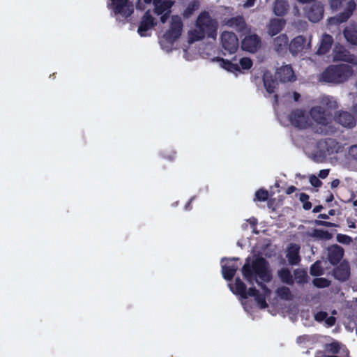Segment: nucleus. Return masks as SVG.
I'll use <instances>...</instances> for the list:
<instances>
[{
	"instance_id": "1",
	"label": "nucleus",
	"mask_w": 357,
	"mask_h": 357,
	"mask_svg": "<svg viewBox=\"0 0 357 357\" xmlns=\"http://www.w3.org/2000/svg\"><path fill=\"white\" fill-rule=\"evenodd\" d=\"M244 279L250 284L256 282L263 290L270 292L269 289L264 284L272 280V275L268 268V261L262 257H258L250 262L248 257L241 268Z\"/></svg>"
},
{
	"instance_id": "2",
	"label": "nucleus",
	"mask_w": 357,
	"mask_h": 357,
	"mask_svg": "<svg viewBox=\"0 0 357 357\" xmlns=\"http://www.w3.org/2000/svg\"><path fill=\"white\" fill-rule=\"evenodd\" d=\"M218 29V20L213 18L208 11H202L195 21V29L189 31V41L194 43L205 38L215 39Z\"/></svg>"
},
{
	"instance_id": "3",
	"label": "nucleus",
	"mask_w": 357,
	"mask_h": 357,
	"mask_svg": "<svg viewBox=\"0 0 357 357\" xmlns=\"http://www.w3.org/2000/svg\"><path fill=\"white\" fill-rule=\"evenodd\" d=\"M309 114L317 124L316 126L311 127L314 132L322 135H331L337 132V128L333 123V114L330 110L321 106H314L310 109Z\"/></svg>"
},
{
	"instance_id": "4",
	"label": "nucleus",
	"mask_w": 357,
	"mask_h": 357,
	"mask_svg": "<svg viewBox=\"0 0 357 357\" xmlns=\"http://www.w3.org/2000/svg\"><path fill=\"white\" fill-rule=\"evenodd\" d=\"M352 73V68L349 65H331L321 73V79L328 83L340 84L347 81Z\"/></svg>"
},
{
	"instance_id": "5",
	"label": "nucleus",
	"mask_w": 357,
	"mask_h": 357,
	"mask_svg": "<svg viewBox=\"0 0 357 357\" xmlns=\"http://www.w3.org/2000/svg\"><path fill=\"white\" fill-rule=\"evenodd\" d=\"M183 24L181 17L173 15L169 29L164 33L162 39L160 41L162 49L171 51L175 41L181 36Z\"/></svg>"
},
{
	"instance_id": "6",
	"label": "nucleus",
	"mask_w": 357,
	"mask_h": 357,
	"mask_svg": "<svg viewBox=\"0 0 357 357\" xmlns=\"http://www.w3.org/2000/svg\"><path fill=\"white\" fill-rule=\"evenodd\" d=\"M289 121L292 126L299 129H307L312 126V122L310 120L305 110H293L289 116Z\"/></svg>"
},
{
	"instance_id": "7",
	"label": "nucleus",
	"mask_w": 357,
	"mask_h": 357,
	"mask_svg": "<svg viewBox=\"0 0 357 357\" xmlns=\"http://www.w3.org/2000/svg\"><path fill=\"white\" fill-rule=\"evenodd\" d=\"M356 8V3L354 0H349L346 5L344 11L340 13L335 16L328 19V25L338 26L342 23L346 22L352 16Z\"/></svg>"
},
{
	"instance_id": "8",
	"label": "nucleus",
	"mask_w": 357,
	"mask_h": 357,
	"mask_svg": "<svg viewBox=\"0 0 357 357\" xmlns=\"http://www.w3.org/2000/svg\"><path fill=\"white\" fill-rule=\"evenodd\" d=\"M220 41L222 48L229 54L235 53L238 49V38L234 32L223 31L220 36Z\"/></svg>"
},
{
	"instance_id": "9",
	"label": "nucleus",
	"mask_w": 357,
	"mask_h": 357,
	"mask_svg": "<svg viewBox=\"0 0 357 357\" xmlns=\"http://www.w3.org/2000/svg\"><path fill=\"white\" fill-rule=\"evenodd\" d=\"M238 259L237 257L222 259V274L224 279L227 281L233 280L238 268L237 264Z\"/></svg>"
},
{
	"instance_id": "10",
	"label": "nucleus",
	"mask_w": 357,
	"mask_h": 357,
	"mask_svg": "<svg viewBox=\"0 0 357 357\" xmlns=\"http://www.w3.org/2000/svg\"><path fill=\"white\" fill-rule=\"evenodd\" d=\"M333 119L336 123L347 128H353L356 125L354 116L347 111H337L334 114Z\"/></svg>"
},
{
	"instance_id": "11",
	"label": "nucleus",
	"mask_w": 357,
	"mask_h": 357,
	"mask_svg": "<svg viewBox=\"0 0 357 357\" xmlns=\"http://www.w3.org/2000/svg\"><path fill=\"white\" fill-rule=\"evenodd\" d=\"M324 349L327 354H339L338 357H350L349 351L347 347L338 341L333 340L331 343L325 344Z\"/></svg>"
},
{
	"instance_id": "12",
	"label": "nucleus",
	"mask_w": 357,
	"mask_h": 357,
	"mask_svg": "<svg viewBox=\"0 0 357 357\" xmlns=\"http://www.w3.org/2000/svg\"><path fill=\"white\" fill-rule=\"evenodd\" d=\"M156 25L154 17L151 15L149 10H146L142 17L137 32L142 36H146V31Z\"/></svg>"
},
{
	"instance_id": "13",
	"label": "nucleus",
	"mask_w": 357,
	"mask_h": 357,
	"mask_svg": "<svg viewBox=\"0 0 357 357\" xmlns=\"http://www.w3.org/2000/svg\"><path fill=\"white\" fill-rule=\"evenodd\" d=\"M344 249L337 244L329 246L327 249V259L332 265H337L343 258Z\"/></svg>"
},
{
	"instance_id": "14",
	"label": "nucleus",
	"mask_w": 357,
	"mask_h": 357,
	"mask_svg": "<svg viewBox=\"0 0 357 357\" xmlns=\"http://www.w3.org/2000/svg\"><path fill=\"white\" fill-rule=\"evenodd\" d=\"M222 24L228 27L234 28L238 32H245L247 29V24L244 17L242 15H237L231 18H225Z\"/></svg>"
},
{
	"instance_id": "15",
	"label": "nucleus",
	"mask_w": 357,
	"mask_h": 357,
	"mask_svg": "<svg viewBox=\"0 0 357 357\" xmlns=\"http://www.w3.org/2000/svg\"><path fill=\"white\" fill-rule=\"evenodd\" d=\"M260 46L261 38L256 34L245 36L241 43L242 49L250 52H255Z\"/></svg>"
},
{
	"instance_id": "16",
	"label": "nucleus",
	"mask_w": 357,
	"mask_h": 357,
	"mask_svg": "<svg viewBox=\"0 0 357 357\" xmlns=\"http://www.w3.org/2000/svg\"><path fill=\"white\" fill-rule=\"evenodd\" d=\"M333 275L335 279L344 282L347 280L350 276V266L347 261L341 262L333 270Z\"/></svg>"
},
{
	"instance_id": "17",
	"label": "nucleus",
	"mask_w": 357,
	"mask_h": 357,
	"mask_svg": "<svg viewBox=\"0 0 357 357\" xmlns=\"http://www.w3.org/2000/svg\"><path fill=\"white\" fill-rule=\"evenodd\" d=\"M129 0H112V6L114 13L116 15H121L123 17L130 16L132 10L128 8V3Z\"/></svg>"
},
{
	"instance_id": "18",
	"label": "nucleus",
	"mask_w": 357,
	"mask_h": 357,
	"mask_svg": "<svg viewBox=\"0 0 357 357\" xmlns=\"http://www.w3.org/2000/svg\"><path fill=\"white\" fill-rule=\"evenodd\" d=\"M276 77L280 82L285 83L294 80V73L290 65H285L277 70Z\"/></svg>"
},
{
	"instance_id": "19",
	"label": "nucleus",
	"mask_w": 357,
	"mask_h": 357,
	"mask_svg": "<svg viewBox=\"0 0 357 357\" xmlns=\"http://www.w3.org/2000/svg\"><path fill=\"white\" fill-rule=\"evenodd\" d=\"M300 248V245L296 243H291L288 247L286 257L289 264L294 266L300 263L301 260L299 255Z\"/></svg>"
},
{
	"instance_id": "20",
	"label": "nucleus",
	"mask_w": 357,
	"mask_h": 357,
	"mask_svg": "<svg viewBox=\"0 0 357 357\" xmlns=\"http://www.w3.org/2000/svg\"><path fill=\"white\" fill-rule=\"evenodd\" d=\"M153 4L154 5V13L157 15H160L165 12L171 11L174 1L172 0H153Z\"/></svg>"
},
{
	"instance_id": "21",
	"label": "nucleus",
	"mask_w": 357,
	"mask_h": 357,
	"mask_svg": "<svg viewBox=\"0 0 357 357\" xmlns=\"http://www.w3.org/2000/svg\"><path fill=\"white\" fill-rule=\"evenodd\" d=\"M306 43V39L303 36L295 37L289 44V50L293 55H296L301 52Z\"/></svg>"
},
{
	"instance_id": "22",
	"label": "nucleus",
	"mask_w": 357,
	"mask_h": 357,
	"mask_svg": "<svg viewBox=\"0 0 357 357\" xmlns=\"http://www.w3.org/2000/svg\"><path fill=\"white\" fill-rule=\"evenodd\" d=\"M333 43V38L331 35L328 33L323 34L317 54L319 55H323L328 53L331 50Z\"/></svg>"
},
{
	"instance_id": "23",
	"label": "nucleus",
	"mask_w": 357,
	"mask_h": 357,
	"mask_svg": "<svg viewBox=\"0 0 357 357\" xmlns=\"http://www.w3.org/2000/svg\"><path fill=\"white\" fill-rule=\"evenodd\" d=\"M353 55L349 51L346 50L342 45L338 44L334 49V60L345 62H351Z\"/></svg>"
},
{
	"instance_id": "24",
	"label": "nucleus",
	"mask_w": 357,
	"mask_h": 357,
	"mask_svg": "<svg viewBox=\"0 0 357 357\" xmlns=\"http://www.w3.org/2000/svg\"><path fill=\"white\" fill-rule=\"evenodd\" d=\"M286 20L284 19L273 18L270 20L268 25V33L271 36H275L279 33L285 26Z\"/></svg>"
},
{
	"instance_id": "25",
	"label": "nucleus",
	"mask_w": 357,
	"mask_h": 357,
	"mask_svg": "<svg viewBox=\"0 0 357 357\" xmlns=\"http://www.w3.org/2000/svg\"><path fill=\"white\" fill-rule=\"evenodd\" d=\"M324 8L318 4H313L307 13V17L312 22L320 21L324 15Z\"/></svg>"
},
{
	"instance_id": "26",
	"label": "nucleus",
	"mask_w": 357,
	"mask_h": 357,
	"mask_svg": "<svg viewBox=\"0 0 357 357\" xmlns=\"http://www.w3.org/2000/svg\"><path fill=\"white\" fill-rule=\"evenodd\" d=\"M289 38L284 33L280 34L273 40V47L278 53H282L289 48Z\"/></svg>"
},
{
	"instance_id": "27",
	"label": "nucleus",
	"mask_w": 357,
	"mask_h": 357,
	"mask_svg": "<svg viewBox=\"0 0 357 357\" xmlns=\"http://www.w3.org/2000/svg\"><path fill=\"white\" fill-rule=\"evenodd\" d=\"M289 7L287 0H275L273 5V12L275 15L282 17L287 14Z\"/></svg>"
},
{
	"instance_id": "28",
	"label": "nucleus",
	"mask_w": 357,
	"mask_h": 357,
	"mask_svg": "<svg viewBox=\"0 0 357 357\" xmlns=\"http://www.w3.org/2000/svg\"><path fill=\"white\" fill-rule=\"evenodd\" d=\"M278 276L284 284L293 285L294 283L291 273L288 268H282L278 270Z\"/></svg>"
},
{
	"instance_id": "29",
	"label": "nucleus",
	"mask_w": 357,
	"mask_h": 357,
	"mask_svg": "<svg viewBox=\"0 0 357 357\" xmlns=\"http://www.w3.org/2000/svg\"><path fill=\"white\" fill-rule=\"evenodd\" d=\"M231 291L236 295H239L242 298L245 296V291L247 289L245 284L239 278H236L234 287L232 284H229Z\"/></svg>"
},
{
	"instance_id": "30",
	"label": "nucleus",
	"mask_w": 357,
	"mask_h": 357,
	"mask_svg": "<svg viewBox=\"0 0 357 357\" xmlns=\"http://www.w3.org/2000/svg\"><path fill=\"white\" fill-rule=\"evenodd\" d=\"M264 85L266 91L271 94L275 92L278 82L271 75L264 74L263 77Z\"/></svg>"
},
{
	"instance_id": "31",
	"label": "nucleus",
	"mask_w": 357,
	"mask_h": 357,
	"mask_svg": "<svg viewBox=\"0 0 357 357\" xmlns=\"http://www.w3.org/2000/svg\"><path fill=\"white\" fill-rule=\"evenodd\" d=\"M199 0H191L183 12V17L185 19L190 18L194 12L199 9Z\"/></svg>"
},
{
	"instance_id": "32",
	"label": "nucleus",
	"mask_w": 357,
	"mask_h": 357,
	"mask_svg": "<svg viewBox=\"0 0 357 357\" xmlns=\"http://www.w3.org/2000/svg\"><path fill=\"white\" fill-rule=\"evenodd\" d=\"M343 36L348 43L357 46V30L346 27Z\"/></svg>"
},
{
	"instance_id": "33",
	"label": "nucleus",
	"mask_w": 357,
	"mask_h": 357,
	"mask_svg": "<svg viewBox=\"0 0 357 357\" xmlns=\"http://www.w3.org/2000/svg\"><path fill=\"white\" fill-rule=\"evenodd\" d=\"M294 280L298 284H304L308 282V275L305 270L297 268L294 271Z\"/></svg>"
},
{
	"instance_id": "34",
	"label": "nucleus",
	"mask_w": 357,
	"mask_h": 357,
	"mask_svg": "<svg viewBox=\"0 0 357 357\" xmlns=\"http://www.w3.org/2000/svg\"><path fill=\"white\" fill-rule=\"evenodd\" d=\"M220 61H221V66L227 71L231 73L240 71V66L238 64L234 63L231 61L225 59H220Z\"/></svg>"
},
{
	"instance_id": "35",
	"label": "nucleus",
	"mask_w": 357,
	"mask_h": 357,
	"mask_svg": "<svg viewBox=\"0 0 357 357\" xmlns=\"http://www.w3.org/2000/svg\"><path fill=\"white\" fill-rule=\"evenodd\" d=\"M276 294L282 300L290 301L293 298L291 292L289 287H281L277 289Z\"/></svg>"
},
{
	"instance_id": "36",
	"label": "nucleus",
	"mask_w": 357,
	"mask_h": 357,
	"mask_svg": "<svg viewBox=\"0 0 357 357\" xmlns=\"http://www.w3.org/2000/svg\"><path fill=\"white\" fill-rule=\"evenodd\" d=\"M310 273L312 276H320L324 274V270L320 261H316L310 268Z\"/></svg>"
},
{
	"instance_id": "37",
	"label": "nucleus",
	"mask_w": 357,
	"mask_h": 357,
	"mask_svg": "<svg viewBox=\"0 0 357 357\" xmlns=\"http://www.w3.org/2000/svg\"><path fill=\"white\" fill-rule=\"evenodd\" d=\"M311 236L319 239H330L331 238V234L328 231L322 229H313Z\"/></svg>"
},
{
	"instance_id": "38",
	"label": "nucleus",
	"mask_w": 357,
	"mask_h": 357,
	"mask_svg": "<svg viewBox=\"0 0 357 357\" xmlns=\"http://www.w3.org/2000/svg\"><path fill=\"white\" fill-rule=\"evenodd\" d=\"M269 194L267 190L261 188L255 192L254 201L265 202L268 200Z\"/></svg>"
},
{
	"instance_id": "39",
	"label": "nucleus",
	"mask_w": 357,
	"mask_h": 357,
	"mask_svg": "<svg viewBox=\"0 0 357 357\" xmlns=\"http://www.w3.org/2000/svg\"><path fill=\"white\" fill-rule=\"evenodd\" d=\"M312 283L318 288H325L330 286L331 281L324 278H317L312 280Z\"/></svg>"
},
{
	"instance_id": "40",
	"label": "nucleus",
	"mask_w": 357,
	"mask_h": 357,
	"mask_svg": "<svg viewBox=\"0 0 357 357\" xmlns=\"http://www.w3.org/2000/svg\"><path fill=\"white\" fill-rule=\"evenodd\" d=\"M321 102L330 109H335L338 107L336 100L330 96L324 97Z\"/></svg>"
},
{
	"instance_id": "41",
	"label": "nucleus",
	"mask_w": 357,
	"mask_h": 357,
	"mask_svg": "<svg viewBox=\"0 0 357 357\" xmlns=\"http://www.w3.org/2000/svg\"><path fill=\"white\" fill-rule=\"evenodd\" d=\"M239 64L240 69L242 68L243 70H249L252 68L253 63L250 58L243 57L240 59Z\"/></svg>"
},
{
	"instance_id": "42",
	"label": "nucleus",
	"mask_w": 357,
	"mask_h": 357,
	"mask_svg": "<svg viewBox=\"0 0 357 357\" xmlns=\"http://www.w3.org/2000/svg\"><path fill=\"white\" fill-rule=\"evenodd\" d=\"M255 301L261 309H264L268 307V304L266 301V297L264 294L259 293L257 296L255 297Z\"/></svg>"
},
{
	"instance_id": "43",
	"label": "nucleus",
	"mask_w": 357,
	"mask_h": 357,
	"mask_svg": "<svg viewBox=\"0 0 357 357\" xmlns=\"http://www.w3.org/2000/svg\"><path fill=\"white\" fill-rule=\"evenodd\" d=\"M336 238L339 243L344 245H349L352 242V238L346 234H337Z\"/></svg>"
},
{
	"instance_id": "44",
	"label": "nucleus",
	"mask_w": 357,
	"mask_h": 357,
	"mask_svg": "<svg viewBox=\"0 0 357 357\" xmlns=\"http://www.w3.org/2000/svg\"><path fill=\"white\" fill-rule=\"evenodd\" d=\"M162 157L165 159L173 160L176 158V152L174 150H165L162 153Z\"/></svg>"
},
{
	"instance_id": "45",
	"label": "nucleus",
	"mask_w": 357,
	"mask_h": 357,
	"mask_svg": "<svg viewBox=\"0 0 357 357\" xmlns=\"http://www.w3.org/2000/svg\"><path fill=\"white\" fill-rule=\"evenodd\" d=\"M259 291L257 290L255 287H250L248 289L245 291V296L243 297V298H248V296L255 297L259 294Z\"/></svg>"
},
{
	"instance_id": "46",
	"label": "nucleus",
	"mask_w": 357,
	"mask_h": 357,
	"mask_svg": "<svg viewBox=\"0 0 357 357\" xmlns=\"http://www.w3.org/2000/svg\"><path fill=\"white\" fill-rule=\"evenodd\" d=\"M328 317V313L324 311H319L314 314V319L317 322H322L325 321L326 317Z\"/></svg>"
},
{
	"instance_id": "47",
	"label": "nucleus",
	"mask_w": 357,
	"mask_h": 357,
	"mask_svg": "<svg viewBox=\"0 0 357 357\" xmlns=\"http://www.w3.org/2000/svg\"><path fill=\"white\" fill-rule=\"evenodd\" d=\"M344 0H329V5L331 9L334 10H338Z\"/></svg>"
},
{
	"instance_id": "48",
	"label": "nucleus",
	"mask_w": 357,
	"mask_h": 357,
	"mask_svg": "<svg viewBox=\"0 0 357 357\" xmlns=\"http://www.w3.org/2000/svg\"><path fill=\"white\" fill-rule=\"evenodd\" d=\"M310 182L314 187H320L322 185V182L314 175L310 178Z\"/></svg>"
},
{
	"instance_id": "49",
	"label": "nucleus",
	"mask_w": 357,
	"mask_h": 357,
	"mask_svg": "<svg viewBox=\"0 0 357 357\" xmlns=\"http://www.w3.org/2000/svg\"><path fill=\"white\" fill-rule=\"evenodd\" d=\"M349 155L357 161V145L351 146L349 149Z\"/></svg>"
},
{
	"instance_id": "50",
	"label": "nucleus",
	"mask_w": 357,
	"mask_h": 357,
	"mask_svg": "<svg viewBox=\"0 0 357 357\" xmlns=\"http://www.w3.org/2000/svg\"><path fill=\"white\" fill-rule=\"evenodd\" d=\"M325 349L324 351L318 350L315 353V357H338L335 355H327Z\"/></svg>"
},
{
	"instance_id": "51",
	"label": "nucleus",
	"mask_w": 357,
	"mask_h": 357,
	"mask_svg": "<svg viewBox=\"0 0 357 357\" xmlns=\"http://www.w3.org/2000/svg\"><path fill=\"white\" fill-rule=\"evenodd\" d=\"M310 340V337L307 335H303L298 336L296 339V342L298 344H301L302 342H307Z\"/></svg>"
},
{
	"instance_id": "52",
	"label": "nucleus",
	"mask_w": 357,
	"mask_h": 357,
	"mask_svg": "<svg viewBox=\"0 0 357 357\" xmlns=\"http://www.w3.org/2000/svg\"><path fill=\"white\" fill-rule=\"evenodd\" d=\"M325 322L328 326H333L335 324V318L334 317H327Z\"/></svg>"
},
{
	"instance_id": "53",
	"label": "nucleus",
	"mask_w": 357,
	"mask_h": 357,
	"mask_svg": "<svg viewBox=\"0 0 357 357\" xmlns=\"http://www.w3.org/2000/svg\"><path fill=\"white\" fill-rule=\"evenodd\" d=\"M171 14V11H169V12H165L164 13H162V15H160V22L162 23H165L168 18L169 17V15Z\"/></svg>"
},
{
	"instance_id": "54",
	"label": "nucleus",
	"mask_w": 357,
	"mask_h": 357,
	"mask_svg": "<svg viewBox=\"0 0 357 357\" xmlns=\"http://www.w3.org/2000/svg\"><path fill=\"white\" fill-rule=\"evenodd\" d=\"M309 195H307L306 193H304V192H301L300 193L299 195V200L301 201V202H302L303 204H304L305 202H306L307 201L309 200Z\"/></svg>"
},
{
	"instance_id": "55",
	"label": "nucleus",
	"mask_w": 357,
	"mask_h": 357,
	"mask_svg": "<svg viewBox=\"0 0 357 357\" xmlns=\"http://www.w3.org/2000/svg\"><path fill=\"white\" fill-rule=\"evenodd\" d=\"M329 174V169H321L319 172V177L324 179L326 178Z\"/></svg>"
},
{
	"instance_id": "56",
	"label": "nucleus",
	"mask_w": 357,
	"mask_h": 357,
	"mask_svg": "<svg viewBox=\"0 0 357 357\" xmlns=\"http://www.w3.org/2000/svg\"><path fill=\"white\" fill-rule=\"evenodd\" d=\"M296 190H297V188L295 186L291 185L289 188H287V189L286 190V193L287 195H291L293 192H294Z\"/></svg>"
},
{
	"instance_id": "57",
	"label": "nucleus",
	"mask_w": 357,
	"mask_h": 357,
	"mask_svg": "<svg viewBox=\"0 0 357 357\" xmlns=\"http://www.w3.org/2000/svg\"><path fill=\"white\" fill-rule=\"evenodd\" d=\"M340 185V180L337 179V178H335L334 179L333 181H332V182L331 183V187L332 188H337L338 185Z\"/></svg>"
},
{
	"instance_id": "58",
	"label": "nucleus",
	"mask_w": 357,
	"mask_h": 357,
	"mask_svg": "<svg viewBox=\"0 0 357 357\" xmlns=\"http://www.w3.org/2000/svg\"><path fill=\"white\" fill-rule=\"evenodd\" d=\"M303 207L305 210H310L312 208V203L308 200L303 204Z\"/></svg>"
},
{
	"instance_id": "59",
	"label": "nucleus",
	"mask_w": 357,
	"mask_h": 357,
	"mask_svg": "<svg viewBox=\"0 0 357 357\" xmlns=\"http://www.w3.org/2000/svg\"><path fill=\"white\" fill-rule=\"evenodd\" d=\"M333 199H334L333 194L331 192H328V195L326 198V202L329 203V202H333Z\"/></svg>"
},
{
	"instance_id": "60",
	"label": "nucleus",
	"mask_w": 357,
	"mask_h": 357,
	"mask_svg": "<svg viewBox=\"0 0 357 357\" xmlns=\"http://www.w3.org/2000/svg\"><path fill=\"white\" fill-rule=\"evenodd\" d=\"M322 208H323V206L321 205L316 206L313 208L312 212L314 213H319V212H320L321 211Z\"/></svg>"
},
{
	"instance_id": "61",
	"label": "nucleus",
	"mask_w": 357,
	"mask_h": 357,
	"mask_svg": "<svg viewBox=\"0 0 357 357\" xmlns=\"http://www.w3.org/2000/svg\"><path fill=\"white\" fill-rule=\"evenodd\" d=\"M347 224L349 228L354 229L356 227V223L349 219H347Z\"/></svg>"
},
{
	"instance_id": "62",
	"label": "nucleus",
	"mask_w": 357,
	"mask_h": 357,
	"mask_svg": "<svg viewBox=\"0 0 357 357\" xmlns=\"http://www.w3.org/2000/svg\"><path fill=\"white\" fill-rule=\"evenodd\" d=\"M314 223H315V225H317V226H324V225H325V221H324V220H316L314 221Z\"/></svg>"
},
{
	"instance_id": "63",
	"label": "nucleus",
	"mask_w": 357,
	"mask_h": 357,
	"mask_svg": "<svg viewBox=\"0 0 357 357\" xmlns=\"http://www.w3.org/2000/svg\"><path fill=\"white\" fill-rule=\"evenodd\" d=\"M318 218H320V219H323V220H327L328 219V215L326 214V213H321L318 215Z\"/></svg>"
},
{
	"instance_id": "64",
	"label": "nucleus",
	"mask_w": 357,
	"mask_h": 357,
	"mask_svg": "<svg viewBox=\"0 0 357 357\" xmlns=\"http://www.w3.org/2000/svg\"><path fill=\"white\" fill-rule=\"evenodd\" d=\"M335 223H332V222H331L325 221L324 227H335Z\"/></svg>"
}]
</instances>
